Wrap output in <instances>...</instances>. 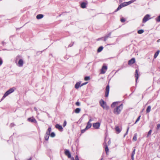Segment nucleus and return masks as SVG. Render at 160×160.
<instances>
[{
  "label": "nucleus",
  "instance_id": "nucleus-1",
  "mask_svg": "<svg viewBox=\"0 0 160 160\" xmlns=\"http://www.w3.org/2000/svg\"><path fill=\"white\" fill-rule=\"evenodd\" d=\"M122 108L123 104H121L114 109L113 111L114 113L117 115L120 114Z\"/></svg>",
  "mask_w": 160,
  "mask_h": 160
},
{
  "label": "nucleus",
  "instance_id": "nucleus-2",
  "mask_svg": "<svg viewBox=\"0 0 160 160\" xmlns=\"http://www.w3.org/2000/svg\"><path fill=\"white\" fill-rule=\"evenodd\" d=\"M15 90V88L14 87L12 88L9 89L5 93L2 98V99L5 98L6 96H8V95L13 92Z\"/></svg>",
  "mask_w": 160,
  "mask_h": 160
},
{
  "label": "nucleus",
  "instance_id": "nucleus-3",
  "mask_svg": "<svg viewBox=\"0 0 160 160\" xmlns=\"http://www.w3.org/2000/svg\"><path fill=\"white\" fill-rule=\"evenodd\" d=\"M100 103L101 106L104 109L107 110L108 109V107L107 106L106 102L102 100H101L100 101Z\"/></svg>",
  "mask_w": 160,
  "mask_h": 160
},
{
  "label": "nucleus",
  "instance_id": "nucleus-4",
  "mask_svg": "<svg viewBox=\"0 0 160 160\" xmlns=\"http://www.w3.org/2000/svg\"><path fill=\"white\" fill-rule=\"evenodd\" d=\"M150 19V16L149 14L146 15L142 20L143 23H145Z\"/></svg>",
  "mask_w": 160,
  "mask_h": 160
},
{
  "label": "nucleus",
  "instance_id": "nucleus-5",
  "mask_svg": "<svg viewBox=\"0 0 160 160\" xmlns=\"http://www.w3.org/2000/svg\"><path fill=\"white\" fill-rule=\"evenodd\" d=\"M107 69V67L105 65H103L101 70L100 73L101 74H104L105 73Z\"/></svg>",
  "mask_w": 160,
  "mask_h": 160
},
{
  "label": "nucleus",
  "instance_id": "nucleus-6",
  "mask_svg": "<svg viewBox=\"0 0 160 160\" xmlns=\"http://www.w3.org/2000/svg\"><path fill=\"white\" fill-rule=\"evenodd\" d=\"M100 124L99 122H97L93 124V127L96 129H98L99 128Z\"/></svg>",
  "mask_w": 160,
  "mask_h": 160
},
{
  "label": "nucleus",
  "instance_id": "nucleus-7",
  "mask_svg": "<svg viewBox=\"0 0 160 160\" xmlns=\"http://www.w3.org/2000/svg\"><path fill=\"white\" fill-rule=\"evenodd\" d=\"M109 85H107L106 89L105 97H107L109 94Z\"/></svg>",
  "mask_w": 160,
  "mask_h": 160
},
{
  "label": "nucleus",
  "instance_id": "nucleus-8",
  "mask_svg": "<svg viewBox=\"0 0 160 160\" xmlns=\"http://www.w3.org/2000/svg\"><path fill=\"white\" fill-rule=\"evenodd\" d=\"M108 139H107L106 138L105 139V141L104 142L103 145L105 147V151L106 152V153H107V152H108L109 150V149L108 148V145L107 144V143H106V142L107 141Z\"/></svg>",
  "mask_w": 160,
  "mask_h": 160
},
{
  "label": "nucleus",
  "instance_id": "nucleus-9",
  "mask_svg": "<svg viewBox=\"0 0 160 160\" xmlns=\"http://www.w3.org/2000/svg\"><path fill=\"white\" fill-rule=\"evenodd\" d=\"M65 154L68 156V158H71V154L69 150L66 149L65 151Z\"/></svg>",
  "mask_w": 160,
  "mask_h": 160
},
{
  "label": "nucleus",
  "instance_id": "nucleus-10",
  "mask_svg": "<svg viewBox=\"0 0 160 160\" xmlns=\"http://www.w3.org/2000/svg\"><path fill=\"white\" fill-rule=\"evenodd\" d=\"M28 120L29 121L32 122H34L35 123L37 122V121L33 117L29 118L28 119Z\"/></svg>",
  "mask_w": 160,
  "mask_h": 160
},
{
  "label": "nucleus",
  "instance_id": "nucleus-11",
  "mask_svg": "<svg viewBox=\"0 0 160 160\" xmlns=\"http://www.w3.org/2000/svg\"><path fill=\"white\" fill-rule=\"evenodd\" d=\"M135 59L134 58H132V59L128 61V64L129 65H131L135 63Z\"/></svg>",
  "mask_w": 160,
  "mask_h": 160
},
{
  "label": "nucleus",
  "instance_id": "nucleus-12",
  "mask_svg": "<svg viewBox=\"0 0 160 160\" xmlns=\"http://www.w3.org/2000/svg\"><path fill=\"white\" fill-rule=\"evenodd\" d=\"M23 64V62L22 59H20L18 62V66L19 67H22Z\"/></svg>",
  "mask_w": 160,
  "mask_h": 160
},
{
  "label": "nucleus",
  "instance_id": "nucleus-13",
  "mask_svg": "<svg viewBox=\"0 0 160 160\" xmlns=\"http://www.w3.org/2000/svg\"><path fill=\"white\" fill-rule=\"evenodd\" d=\"M135 77L136 78V81L137 82L138 78V71L137 69L135 70Z\"/></svg>",
  "mask_w": 160,
  "mask_h": 160
},
{
  "label": "nucleus",
  "instance_id": "nucleus-14",
  "mask_svg": "<svg viewBox=\"0 0 160 160\" xmlns=\"http://www.w3.org/2000/svg\"><path fill=\"white\" fill-rule=\"evenodd\" d=\"M55 127L57 128L58 129V130L60 131H62V129H63L62 126L58 124H56Z\"/></svg>",
  "mask_w": 160,
  "mask_h": 160
},
{
  "label": "nucleus",
  "instance_id": "nucleus-15",
  "mask_svg": "<svg viewBox=\"0 0 160 160\" xmlns=\"http://www.w3.org/2000/svg\"><path fill=\"white\" fill-rule=\"evenodd\" d=\"M92 126V124L89 122H88L87 126L85 128L86 129L88 130V129L90 128Z\"/></svg>",
  "mask_w": 160,
  "mask_h": 160
},
{
  "label": "nucleus",
  "instance_id": "nucleus-16",
  "mask_svg": "<svg viewBox=\"0 0 160 160\" xmlns=\"http://www.w3.org/2000/svg\"><path fill=\"white\" fill-rule=\"evenodd\" d=\"M43 17V15L42 14H38L36 16V18L38 19H39L42 18Z\"/></svg>",
  "mask_w": 160,
  "mask_h": 160
},
{
  "label": "nucleus",
  "instance_id": "nucleus-17",
  "mask_svg": "<svg viewBox=\"0 0 160 160\" xmlns=\"http://www.w3.org/2000/svg\"><path fill=\"white\" fill-rule=\"evenodd\" d=\"M118 102H114L111 105V107L112 108H114L115 106H116L118 104Z\"/></svg>",
  "mask_w": 160,
  "mask_h": 160
},
{
  "label": "nucleus",
  "instance_id": "nucleus-18",
  "mask_svg": "<svg viewBox=\"0 0 160 160\" xmlns=\"http://www.w3.org/2000/svg\"><path fill=\"white\" fill-rule=\"evenodd\" d=\"M80 84H81V83L80 82H77L75 85V88L77 89H78L80 86H80H80Z\"/></svg>",
  "mask_w": 160,
  "mask_h": 160
},
{
  "label": "nucleus",
  "instance_id": "nucleus-19",
  "mask_svg": "<svg viewBox=\"0 0 160 160\" xmlns=\"http://www.w3.org/2000/svg\"><path fill=\"white\" fill-rule=\"evenodd\" d=\"M51 131V127H49L48 129L46 134L50 135V133Z\"/></svg>",
  "mask_w": 160,
  "mask_h": 160
},
{
  "label": "nucleus",
  "instance_id": "nucleus-20",
  "mask_svg": "<svg viewBox=\"0 0 160 160\" xmlns=\"http://www.w3.org/2000/svg\"><path fill=\"white\" fill-rule=\"evenodd\" d=\"M123 5H122V3L118 7V8L115 11H117L120 9L122 8L123 7Z\"/></svg>",
  "mask_w": 160,
  "mask_h": 160
},
{
  "label": "nucleus",
  "instance_id": "nucleus-21",
  "mask_svg": "<svg viewBox=\"0 0 160 160\" xmlns=\"http://www.w3.org/2000/svg\"><path fill=\"white\" fill-rule=\"evenodd\" d=\"M86 5V4L85 2H83L81 4V6L82 8H85Z\"/></svg>",
  "mask_w": 160,
  "mask_h": 160
},
{
  "label": "nucleus",
  "instance_id": "nucleus-22",
  "mask_svg": "<svg viewBox=\"0 0 160 160\" xmlns=\"http://www.w3.org/2000/svg\"><path fill=\"white\" fill-rule=\"evenodd\" d=\"M159 51L158 50L157 51V52L155 53L154 55V58H156L158 55L159 54Z\"/></svg>",
  "mask_w": 160,
  "mask_h": 160
},
{
  "label": "nucleus",
  "instance_id": "nucleus-23",
  "mask_svg": "<svg viewBox=\"0 0 160 160\" xmlns=\"http://www.w3.org/2000/svg\"><path fill=\"white\" fill-rule=\"evenodd\" d=\"M151 107L150 106H148L146 110L147 113H149L151 111Z\"/></svg>",
  "mask_w": 160,
  "mask_h": 160
},
{
  "label": "nucleus",
  "instance_id": "nucleus-24",
  "mask_svg": "<svg viewBox=\"0 0 160 160\" xmlns=\"http://www.w3.org/2000/svg\"><path fill=\"white\" fill-rule=\"evenodd\" d=\"M49 135L45 134L44 136L45 139L47 141L48 140L49 138Z\"/></svg>",
  "mask_w": 160,
  "mask_h": 160
},
{
  "label": "nucleus",
  "instance_id": "nucleus-25",
  "mask_svg": "<svg viewBox=\"0 0 160 160\" xmlns=\"http://www.w3.org/2000/svg\"><path fill=\"white\" fill-rule=\"evenodd\" d=\"M103 49V47L102 46H100L99 48L98 49V52H101Z\"/></svg>",
  "mask_w": 160,
  "mask_h": 160
},
{
  "label": "nucleus",
  "instance_id": "nucleus-26",
  "mask_svg": "<svg viewBox=\"0 0 160 160\" xmlns=\"http://www.w3.org/2000/svg\"><path fill=\"white\" fill-rule=\"evenodd\" d=\"M115 129L118 133H119L121 132V130L118 127H116Z\"/></svg>",
  "mask_w": 160,
  "mask_h": 160
},
{
  "label": "nucleus",
  "instance_id": "nucleus-27",
  "mask_svg": "<svg viewBox=\"0 0 160 160\" xmlns=\"http://www.w3.org/2000/svg\"><path fill=\"white\" fill-rule=\"evenodd\" d=\"M81 110V109L79 108H77L75 110V112L76 113H79L80 111Z\"/></svg>",
  "mask_w": 160,
  "mask_h": 160
},
{
  "label": "nucleus",
  "instance_id": "nucleus-28",
  "mask_svg": "<svg viewBox=\"0 0 160 160\" xmlns=\"http://www.w3.org/2000/svg\"><path fill=\"white\" fill-rule=\"evenodd\" d=\"M137 133H135L134 134V136L133 138V140L134 141H136L137 139Z\"/></svg>",
  "mask_w": 160,
  "mask_h": 160
},
{
  "label": "nucleus",
  "instance_id": "nucleus-29",
  "mask_svg": "<svg viewBox=\"0 0 160 160\" xmlns=\"http://www.w3.org/2000/svg\"><path fill=\"white\" fill-rule=\"evenodd\" d=\"M144 32V30H138V34H141L142 33Z\"/></svg>",
  "mask_w": 160,
  "mask_h": 160
},
{
  "label": "nucleus",
  "instance_id": "nucleus-30",
  "mask_svg": "<svg viewBox=\"0 0 160 160\" xmlns=\"http://www.w3.org/2000/svg\"><path fill=\"white\" fill-rule=\"evenodd\" d=\"M90 79V77L89 76L85 77L84 78V80L85 81H88Z\"/></svg>",
  "mask_w": 160,
  "mask_h": 160
},
{
  "label": "nucleus",
  "instance_id": "nucleus-31",
  "mask_svg": "<svg viewBox=\"0 0 160 160\" xmlns=\"http://www.w3.org/2000/svg\"><path fill=\"white\" fill-rule=\"evenodd\" d=\"M50 135V136L51 137L53 138V137H54L55 136V133L54 132H52L51 133Z\"/></svg>",
  "mask_w": 160,
  "mask_h": 160
},
{
  "label": "nucleus",
  "instance_id": "nucleus-32",
  "mask_svg": "<svg viewBox=\"0 0 160 160\" xmlns=\"http://www.w3.org/2000/svg\"><path fill=\"white\" fill-rule=\"evenodd\" d=\"M129 129V127H128L127 128V130L126 132V133L124 134V137L126 135H127L128 134Z\"/></svg>",
  "mask_w": 160,
  "mask_h": 160
},
{
  "label": "nucleus",
  "instance_id": "nucleus-33",
  "mask_svg": "<svg viewBox=\"0 0 160 160\" xmlns=\"http://www.w3.org/2000/svg\"><path fill=\"white\" fill-rule=\"evenodd\" d=\"M122 4L123 5V7L127 6V2H125L122 3Z\"/></svg>",
  "mask_w": 160,
  "mask_h": 160
},
{
  "label": "nucleus",
  "instance_id": "nucleus-34",
  "mask_svg": "<svg viewBox=\"0 0 160 160\" xmlns=\"http://www.w3.org/2000/svg\"><path fill=\"white\" fill-rule=\"evenodd\" d=\"M156 20L157 22H160V15L156 18Z\"/></svg>",
  "mask_w": 160,
  "mask_h": 160
},
{
  "label": "nucleus",
  "instance_id": "nucleus-35",
  "mask_svg": "<svg viewBox=\"0 0 160 160\" xmlns=\"http://www.w3.org/2000/svg\"><path fill=\"white\" fill-rule=\"evenodd\" d=\"M135 153V149H134L133 150V151L132 153L131 156H134Z\"/></svg>",
  "mask_w": 160,
  "mask_h": 160
},
{
  "label": "nucleus",
  "instance_id": "nucleus-36",
  "mask_svg": "<svg viewBox=\"0 0 160 160\" xmlns=\"http://www.w3.org/2000/svg\"><path fill=\"white\" fill-rule=\"evenodd\" d=\"M151 132H152V130H150L148 132V135H147V137H148L149 136V135H151Z\"/></svg>",
  "mask_w": 160,
  "mask_h": 160
},
{
  "label": "nucleus",
  "instance_id": "nucleus-37",
  "mask_svg": "<svg viewBox=\"0 0 160 160\" xmlns=\"http://www.w3.org/2000/svg\"><path fill=\"white\" fill-rule=\"evenodd\" d=\"M140 117H141L140 116H139L138 117V118L137 119V120H136L135 123H134V124L136 123L140 120Z\"/></svg>",
  "mask_w": 160,
  "mask_h": 160
},
{
  "label": "nucleus",
  "instance_id": "nucleus-38",
  "mask_svg": "<svg viewBox=\"0 0 160 160\" xmlns=\"http://www.w3.org/2000/svg\"><path fill=\"white\" fill-rule=\"evenodd\" d=\"M160 128V124H158L157 125L156 129L157 130H158Z\"/></svg>",
  "mask_w": 160,
  "mask_h": 160
},
{
  "label": "nucleus",
  "instance_id": "nucleus-39",
  "mask_svg": "<svg viewBox=\"0 0 160 160\" xmlns=\"http://www.w3.org/2000/svg\"><path fill=\"white\" fill-rule=\"evenodd\" d=\"M87 130V129H86V128H85L84 129L82 130H81V132L82 133H83L86 131V130Z\"/></svg>",
  "mask_w": 160,
  "mask_h": 160
},
{
  "label": "nucleus",
  "instance_id": "nucleus-40",
  "mask_svg": "<svg viewBox=\"0 0 160 160\" xmlns=\"http://www.w3.org/2000/svg\"><path fill=\"white\" fill-rule=\"evenodd\" d=\"M66 124H67V122L66 121H64V122L63 124V127H65L66 126Z\"/></svg>",
  "mask_w": 160,
  "mask_h": 160
},
{
  "label": "nucleus",
  "instance_id": "nucleus-41",
  "mask_svg": "<svg viewBox=\"0 0 160 160\" xmlns=\"http://www.w3.org/2000/svg\"><path fill=\"white\" fill-rule=\"evenodd\" d=\"M132 2V1H129L128 2H127V5H129Z\"/></svg>",
  "mask_w": 160,
  "mask_h": 160
},
{
  "label": "nucleus",
  "instance_id": "nucleus-42",
  "mask_svg": "<svg viewBox=\"0 0 160 160\" xmlns=\"http://www.w3.org/2000/svg\"><path fill=\"white\" fill-rule=\"evenodd\" d=\"M2 63V60L1 58H0V66H1Z\"/></svg>",
  "mask_w": 160,
  "mask_h": 160
},
{
  "label": "nucleus",
  "instance_id": "nucleus-43",
  "mask_svg": "<svg viewBox=\"0 0 160 160\" xmlns=\"http://www.w3.org/2000/svg\"><path fill=\"white\" fill-rule=\"evenodd\" d=\"M75 104L77 106H79L80 105V103L79 102H76Z\"/></svg>",
  "mask_w": 160,
  "mask_h": 160
},
{
  "label": "nucleus",
  "instance_id": "nucleus-44",
  "mask_svg": "<svg viewBox=\"0 0 160 160\" xmlns=\"http://www.w3.org/2000/svg\"><path fill=\"white\" fill-rule=\"evenodd\" d=\"M121 21L122 22H124L125 21V20L124 18H121Z\"/></svg>",
  "mask_w": 160,
  "mask_h": 160
},
{
  "label": "nucleus",
  "instance_id": "nucleus-45",
  "mask_svg": "<svg viewBox=\"0 0 160 160\" xmlns=\"http://www.w3.org/2000/svg\"><path fill=\"white\" fill-rule=\"evenodd\" d=\"M111 33H109L108 35L106 36L105 37H107V38H108V37H110V36L111 35Z\"/></svg>",
  "mask_w": 160,
  "mask_h": 160
},
{
  "label": "nucleus",
  "instance_id": "nucleus-46",
  "mask_svg": "<svg viewBox=\"0 0 160 160\" xmlns=\"http://www.w3.org/2000/svg\"><path fill=\"white\" fill-rule=\"evenodd\" d=\"M111 143V141H110V140L109 139H108V145H109Z\"/></svg>",
  "mask_w": 160,
  "mask_h": 160
},
{
  "label": "nucleus",
  "instance_id": "nucleus-47",
  "mask_svg": "<svg viewBox=\"0 0 160 160\" xmlns=\"http://www.w3.org/2000/svg\"><path fill=\"white\" fill-rule=\"evenodd\" d=\"M75 160H79L78 156L76 155L75 157Z\"/></svg>",
  "mask_w": 160,
  "mask_h": 160
},
{
  "label": "nucleus",
  "instance_id": "nucleus-48",
  "mask_svg": "<svg viewBox=\"0 0 160 160\" xmlns=\"http://www.w3.org/2000/svg\"><path fill=\"white\" fill-rule=\"evenodd\" d=\"M88 82H85V83H82L80 86V87H81V86H82L84 85H85V84H86Z\"/></svg>",
  "mask_w": 160,
  "mask_h": 160
},
{
  "label": "nucleus",
  "instance_id": "nucleus-49",
  "mask_svg": "<svg viewBox=\"0 0 160 160\" xmlns=\"http://www.w3.org/2000/svg\"><path fill=\"white\" fill-rule=\"evenodd\" d=\"M107 37H104V41H106L107 40Z\"/></svg>",
  "mask_w": 160,
  "mask_h": 160
},
{
  "label": "nucleus",
  "instance_id": "nucleus-50",
  "mask_svg": "<svg viewBox=\"0 0 160 160\" xmlns=\"http://www.w3.org/2000/svg\"><path fill=\"white\" fill-rule=\"evenodd\" d=\"M92 120H93L92 118H90L89 119V120L88 122H89V123H90V122L92 121Z\"/></svg>",
  "mask_w": 160,
  "mask_h": 160
},
{
  "label": "nucleus",
  "instance_id": "nucleus-51",
  "mask_svg": "<svg viewBox=\"0 0 160 160\" xmlns=\"http://www.w3.org/2000/svg\"><path fill=\"white\" fill-rule=\"evenodd\" d=\"M134 156H131V159L132 160H134Z\"/></svg>",
  "mask_w": 160,
  "mask_h": 160
},
{
  "label": "nucleus",
  "instance_id": "nucleus-52",
  "mask_svg": "<svg viewBox=\"0 0 160 160\" xmlns=\"http://www.w3.org/2000/svg\"><path fill=\"white\" fill-rule=\"evenodd\" d=\"M72 160H75L74 158L73 157H72L71 158Z\"/></svg>",
  "mask_w": 160,
  "mask_h": 160
},
{
  "label": "nucleus",
  "instance_id": "nucleus-53",
  "mask_svg": "<svg viewBox=\"0 0 160 160\" xmlns=\"http://www.w3.org/2000/svg\"><path fill=\"white\" fill-rule=\"evenodd\" d=\"M34 109H35V111H37V109L36 108H34Z\"/></svg>",
  "mask_w": 160,
  "mask_h": 160
},
{
  "label": "nucleus",
  "instance_id": "nucleus-54",
  "mask_svg": "<svg viewBox=\"0 0 160 160\" xmlns=\"http://www.w3.org/2000/svg\"><path fill=\"white\" fill-rule=\"evenodd\" d=\"M72 46V45H71L70 44H69V46H69V47H71Z\"/></svg>",
  "mask_w": 160,
  "mask_h": 160
},
{
  "label": "nucleus",
  "instance_id": "nucleus-55",
  "mask_svg": "<svg viewBox=\"0 0 160 160\" xmlns=\"http://www.w3.org/2000/svg\"><path fill=\"white\" fill-rule=\"evenodd\" d=\"M11 125H12V126L14 125V124L12 123V124H11Z\"/></svg>",
  "mask_w": 160,
  "mask_h": 160
},
{
  "label": "nucleus",
  "instance_id": "nucleus-56",
  "mask_svg": "<svg viewBox=\"0 0 160 160\" xmlns=\"http://www.w3.org/2000/svg\"><path fill=\"white\" fill-rule=\"evenodd\" d=\"M159 40H160V39H159L157 41L158 42H159Z\"/></svg>",
  "mask_w": 160,
  "mask_h": 160
},
{
  "label": "nucleus",
  "instance_id": "nucleus-57",
  "mask_svg": "<svg viewBox=\"0 0 160 160\" xmlns=\"http://www.w3.org/2000/svg\"><path fill=\"white\" fill-rule=\"evenodd\" d=\"M102 159H103V158H102L100 160H102Z\"/></svg>",
  "mask_w": 160,
  "mask_h": 160
},
{
  "label": "nucleus",
  "instance_id": "nucleus-58",
  "mask_svg": "<svg viewBox=\"0 0 160 160\" xmlns=\"http://www.w3.org/2000/svg\"><path fill=\"white\" fill-rule=\"evenodd\" d=\"M2 44H3L4 42H2Z\"/></svg>",
  "mask_w": 160,
  "mask_h": 160
}]
</instances>
